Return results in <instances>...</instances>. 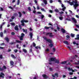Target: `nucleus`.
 I'll list each match as a JSON object with an SVG mask.
<instances>
[{"label":"nucleus","mask_w":79,"mask_h":79,"mask_svg":"<svg viewBox=\"0 0 79 79\" xmlns=\"http://www.w3.org/2000/svg\"><path fill=\"white\" fill-rule=\"evenodd\" d=\"M64 2H67L68 3H69L70 5H74L75 10L76 9V7H77L79 6V4L77 3V1L74 2V1H73L72 2H70L66 0L64 1Z\"/></svg>","instance_id":"1"},{"label":"nucleus","mask_w":79,"mask_h":79,"mask_svg":"<svg viewBox=\"0 0 79 79\" xmlns=\"http://www.w3.org/2000/svg\"><path fill=\"white\" fill-rule=\"evenodd\" d=\"M56 59L55 58H51L49 60V61H55V62L57 63H59V60H55Z\"/></svg>","instance_id":"2"},{"label":"nucleus","mask_w":79,"mask_h":79,"mask_svg":"<svg viewBox=\"0 0 79 79\" xmlns=\"http://www.w3.org/2000/svg\"><path fill=\"white\" fill-rule=\"evenodd\" d=\"M24 23H27V22H28V21L27 20H24V19L23 20H22L21 21V23H22V25L23 26H24Z\"/></svg>","instance_id":"3"},{"label":"nucleus","mask_w":79,"mask_h":79,"mask_svg":"<svg viewBox=\"0 0 79 79\" xmlns=\"http://www.w3.org/2000/svg\"><path fill=\"white\" fill-rule=\"evenodd\" d=\"M44 40H46L47 42H49V43H52V40L49 39H47V38L46 37H44Z\"/></svg>","instance_id":"4"},{"label":"nucleus","mask_w":79,"mask_h":79,"mask_svg":"<svg viewBox=\"0 0 79 79\" xmlns=\"http://www.w3.org/2000/svg\"><path fill=\"white\" fill-rule=\"evenodd\" d=\"M24 35V34L23 33H22L21 36L20 38V40H23V38Z\"/></svg>","instance_id":"5"},{"label":"nucleus","mask_w":79,"mask_h":79,"mask_svg":"<svg viewBox=\"0 0 79 79\" xmlns=\"http://www.w3.org/2000/svg\"><path fill=\"white\" fill-rule=\"evenodd\" d=\"M46 35H49V37H53V35H52V33H48L46 34Z\"/></svg>","instance_id":"6"},{"label":"nucleus","mask_w":79,"mask_h":79,"mask_svg":"<svg viewBox=\"0 0 79 79\" xmlns=\"http://www.w3.org/2000/svg\"><path fill=\"white\" fill-rule=\"evenodd\" d=\"M52 76L53 77H58V73H56L55 74V75H52Z\"/></svg>","instance_id":"7"},{"label":"nucleus","mask_w":79,"mask_h":79,"mask_svg":"<svg viewBox=\"0 0 79 79\" xmlns=\"http://www.w3.org/2000/svg\"><path fill=\"white\" fill-rule=\"evenodd\" d=\"M4 74L3 73H1V74H0V77H2V78H4Z\"/></svg>","instance_id":"8"},{"label":"nucleus","mask_w":79,"mask_h":79,"mask_svg":"<svg viewBox=\"0 0 79 79\" xmlns=\"http://www.w3.org/2000/svg\"><path fill=\"white\" fill-rule=\"evenodd\" d=\"M72 19L73 21L75 23H77V21L74 18H72Z\"/></svg>","instance_id":"9"},{"label":"nucleus","mask_w":79,"mask_h":79,"mask_svg":"<svg viewBox=\"0 0 79 79\" xmlns=\"http://www.w3.org/2000/svg\"><path fill=\"white\" fill-rule=\"evenodd\" d=\"M67 48H69V50H70V52H73L74 50H73V49H71V48H70V47L69 46H67Z\"/></svg>","instance_id":"10"},{"label":"nucleus","mask_w":79,"mask_h":79,"mask_svg":"<svg viewBox=\"0 0 79 79\" xmlns=\"http://www.w3.org/2000/svg\"><path fill=\"white\" fill-rule=\"evenodd\" d=\"M3 69H1L0 67V71H3V69H6V66H3Z\"/></svg>","instance_id":"11"},{"label":"nucleus","mask_w":79,"mask_h":79,"mask_svg":"<svg viewBox=\"0 0 79 79\" xmlns=\"http://www.w3.org/2000/svg\"><path fill=\"white\" fill-rule=\"evenodd\" d=\"M58 2H60V4H61L62 7H64V5L63 4H62V3H61V0H58Z\"/></svg>","instance_id":"12"},{"label":"nucleus","mask_w":79,"mask_h":79,"mask_svg":"<svg viewBox=\"0 0 79 79\" xmlns=\"http://www.w3.org/2000/svg\"><path fill=\"white\" fill-rule=\"evenodd\" d=\"M61 31L63 33H66V31H65V30L63 28H62L61 29Z\"/></svg>","instance_id":"13"},{"label":"nucleus","mask_w":79,"mask_h":79,"mask_svg":"<svg viewBox=\"0 0 79 79\" xmlns=\"http://www.w3.org/2000/svg\"><path fill=\"white\" fill-rule=\"evenodd\" d=\"M68 70H69V71H72V72H74V70L73 69H72V68H69L68 69Z\"/></svg>","instance_id":"14"},{"label":"nucleus","mask_w":79,"mask_h":79,"mask_svg":"<svg viewBox=\"0 0 79 79\" xmlns=\"http://www.w3.org/2000/svg\"><path fill=\"white\" fill-rule=\"evenodd\" d=\"M64 44H66V45H69V43H68V42L66 41H64Z\"/></svg>","instance_id":"15"},{"label":"nucleus","mask_w":79,"mask_h":79,"mask_svg":"<svg viewBox=\"0 0 79 79\" xmlns=\"http://www.w3.org/2000/svg\"><path fill=\"white\" fill-rule=\"evenodd\" d=\"M43 2L45 5H47V0H43Z\"/></svg>","instance_id":"16"},{"label":"nucleus","mask_w":79,"mask_h":79,"mask_svg":"<svg viewBox=\"0 0 79 79\" xmlns=\"http://www.w3.org/2000/svg\"><path fill=\"white\" fill-rule=\"evenodd\" d=\"M77 56L76 55H75V56L72 57L73 60H74V59L76 58V57H77Z\"/></svg>","instance_id":"17"},{"label":"nucleus","mask_w":79,"mask_h":79,"mask_svg":"<svg viewBox=\"0 0 79 79\" xmlns=\"http://www.w3.org/2000/svg\"><path fill=\"white\" fill-rule=\"evenodd\" d=\"M79 35H77V38H75V39L76 40H79Z\"/></svg>","instance_id":"18"},{"label":"nucleus","mask_w":79,"mask_h":79,"mask_svg":"<svg viewBox=\"0 0 79 79\" xmlns=\"http://www.w3.org/2000/svg\"><path fill=\"white\" fill-rule=\"evenodd\" d=\"M30 38L31 39H32V33H30Z\"/></svg>","instance_id":"19"},{"label":"nucleus","mask_w":79,"mask_h":79,"mask_svg":"<svg viewBox=\"0 0 79 79\" xmlns=\"http://www.w3.org/2000/svg\"><path fill=\"white\" fill-rule=\"evenodd\" d=\"M18 26H16L15 27V30H16V31H18Z\"/></svg>","instance_id":"20"},{"label":"nucleus","mask_w":79,"mask_h":79,"mask_svg":"<svg viewBox=\"0 0 79 79\" xmlns=\"http://www.w3.org/2000/svg\"><path fill=\"white\" fill-rule=\"evenodd\" d=\"M14 64V63H13V62L12 61H10V64L11 66H13V64Z\"/></svg>","instance_id":"21"},{"label":"nucleus","mask_w":79,"mask_h":79,"mask_svg":"<svg viewBox=\"0 0 79 79\" xmlns=\"http://www.w3.org/2000/svg\"><path fill=\"white\" fill-rule=\"evenodd\" d=\"M43 76L44 78L45 79L46 78H47V76H46V75H43Z\"/></svg>","instance_id":"22"},{"label":"nucleus","mask_w":79,"mask_h":79,"mask_svg":"<svg viewBox=\"0 0 79 79\" xmlns=\"http://www.w3.org/2000/svg\"><path fill=\"white\" fill-rule=\"evenodd\" d=\"M59 19H60V20H63V18L62 16L59 17Z\"/></svg>","instance_id":"23"},{"label":"nucleus","mask_w":79,"mask_h":79,"mask_svg":"<svg viewBox=\"0 0 79 79\" xmlns=\"http://www.w3.org/2000/svg\"><path fill=\"white\" fill-rule=\"evenodd\" d=\"M23 32H25L26 33V34H27V29H26L25 30H24V29H23Z\"/></svg>","instance_id":"24"},{"label":"nucleus","mask_w":79,"mask_h":79,"mask_svg":"<svg viewBox=\"0 0 79 79\" xmlns=\"http://www.w3.org/2000/svg\"><path fill=\"white\" fill-rule=\"evenodd\" d=\"M5 24V22H4L2 23V24L1 25V27H0L1 29H2V26H3V25H4Z\"/></svg>","instance_id":"25"},{"label":"nucleus","mask_w":79,"mask_h":79,"mask_svg":"<svg viewBox=\"0 0 79 79\" xmlns=\"http://www.w3.org/2000/svg\"><path fill=\"white\" fill-rule=\"evenodd\" d=\"M3 35V32H1L0 33V36L1 37H2Z\"/></svg>","instance_id":"26"},{"label":"nucleus","mask_w":79,"mask_h":79,"mask_svg":"<svg viewBox=\"0 0 79 79\" xmlns=\"http://www.w3.org/2000/svg\"><path fill=\"white\" fill-rule=\"evenodd\" d=\"M67 61H64L63 62H62L61 63V64H66V63H67Z\"/></svg>","instance_id":"27"},{"label":"nucleus","mask_w":79,"mask_h":79,"mask_svg":"<svg viewBox=\"0 0 79 79\" xmlns=\"http://www.w3.org/2000/svg\"><path fill=\"white\" fill-rule=\"evenodd\" d=\"M11 57H12V58H16V57H15V56H14V55H13V54L11 55Z\"/></svg>","instance_id":"28"},{"label":"nucleus","mask_w":79,"mask_h":79,"mask_svg":"<svg viewBox=\"0 0 79 79\" xmlns=\"http://www.w3.org/2000/svg\"><path fill=\"white\" fill-rule=\"evenodd\" d=\"M5 40L7 42H8L9 41V39L8 38H5Z\"/></svg>","instance_id":"29"},{"label":"nucleus","mask_w":79,"mask_h":79,"mask_svg":"<svg viewBox=\"0 0 79 79\" xmlns=\"http://www.w3.org/2000/svg\"><path fill=\"white\" fill-rule=\"evenodd\" d=\"M54 11L56 13H58V12H59V10H58V9H55Z\"/></svg>","instance_id":"30"},{"label":"nucleus","mask_w":79,"mask_h":79,"mask_svg":"<svg viewBox=\"0 0 79 79\" xmlns=\"http://www.w3.org/2000/svg\"><path fill=\"white\" fill-rule=\"evenodd\" d=\"M35 48L36 49H40V47H38V46L35 47Z\"/></svg>","instance_id":"31"},{"label":"nucleus","mask_w":79,"mask_h":79,"mask_svg":"<svg viewBox=\"0 0 79 79\" xmlns=\"http://www.w3.org/2000/svg\"><path fill=\"white\" fill-rule=\"evenodd\" d=\"M16 43H21V41H20L18 40H16Z\"/></svg>","instance_id":"32"},{"label":"nucleus","mask_w":79,"mask_h":79,"mask_svg":"<svg viewBox=\"0 0 79 79\" xmlns=\"http://www.w3.org/2000/svg\"><path fill=\"white\" fill-rule=\"evenodd\" d=\"M65 9H66V7H64L62 9V11H64V10H65Z\"/></svg>","instance_id":"33"},{"label":"nucleus","mask_w":79,"mask_h":79,"mask_svg":"<svg viewBox=\"0 0 79 79\" xmlns=\"http://www.w3.org/2000/svg\"><path fill=\"white\" fill-rule=\"evenodd\" d=\"M23 52H25V53H26V52H27V50H26L25 49H23Z\"/></svg>","instance_id":"34"},{"label":"nucleus","mask_w":79,"mask_h":79,"mask_svg":"<svg viewBox=\"0 0 79 79\" xmlns=\"http://www.w3.org/2000/svg\"><path fill=\"white\" fill-rule=\"evenodd\" d=\"M71 35L72 37H74L75 35H74V34H71Z\"/></svg>","instance_id":"35"},{"label":"nucleus","mask_w":79,"mask_h":79,"mask_svg":"<svg viewBox=\"0 0 79 79\" xmlns=\"http://www.w3.org/2000/svg\"><path fill=\"white\" fill-rule=\"evenodd\" d=\"M10 24L12 26H15V23H11Z\"/></svg>","instance_id":"36"},{"label":"nucleus","mask_w":79,"mask_h":79,"mask_svg":"<svg viewBox=\"0 0 79 79\" xmlns=\"http://www.w3.org/2000/svg\"><path fill=\"white\" fill-rule=\"evenodd\" d=\"M19 17H21L22 15L21 14V12H19Z\"/></svg>","instance_id":"37"},{"label":"nucleus","mask_w":79,"mask_h":79,"mask_svg":"<svg viewBox=\"0 0 79 79\" xmlns=\"http://www.w3.org/2000/svg\"><path fill=\"white\" fill-rule=\"evenodd\" d=\"M41 10L42 11H44V12H45V10H44V8H42L41 9Z\"/></svg>","instance_id":"38"},{"label":"nucleus","mask_w":79,"mask_h":79,"mask_svg":"<svg viewBox=\"0 0 79 79\" xmlns=\"http://www.w3.org/2000/svg\"><path fill=\"white\" fill-rule=\"evenodd\" d=\"M53 44H50L49 45V47H53Z\"/></svg>","instance_id":"39"},{"label":"nucleus","mask_w":79,"mask_h":79,"mask_svg":"<svg viewBox=\"0 0 79 79\" xmlns=\"http://www.w3.org/2000/svg\"><path fill=\"white\" fill-rule=\"evenodd\" d=\"M50 27H44V28L45 29H49V28H50Z\"/></svg>","instance_id":"40"},{"label":"nucleus","mask_w":79,"mask_h":79,"mask_svg":"<svg viewBox=\"0 0 79 79\" xmlns=\"http://www.w3.org/2000/svg\"><path fill=\"white\" fill-rule=\"evenodd\" d=\"M9 8H10V9H11L12 10H13V8L11 7V6H10L8 7Z\"/></svg>","instance_id":"41"},{"label":"nucleus","mask_w":79,"mask_h":79,"mask_svg":"<svg viewBox=\"0 0 79 79\" xmlns=\"http://www.w3.org/2000/svg\"><path fill=\"white\" fill-rule=\"evenodd\" d=\"M66 37L68 39H69V38H70V36H69L68 35H67Z\"/></svg>","instance_id":"42"},{"label":"nucleus","mask_w":79,"mask_h":79,"mask_svg":"<svg viewBox=\"0 0 79 79\" xmlns=\"http://www.w3.org/2000/svg\"><path fill=\"white\" fill-rule=\"evenodd\" d=\"M28 9L29 10V11H31V7H29L28 8Z\"/></svg>","instance_id":"43"},{"label":"nucleus","mask_w":79,"mask_h":79,"mask_svg":"<svg viewBox=\"0 0 79 79\" xmlns=\"http://www.w3.org/2000/svg\"><path fill=\"white\" fill-rule=\"evenodd\" d=\"M59 14H63L64 12L63 11H61V12H59Z\"/></svg>","instance_id":"44"},{"label":"nucleus","mask_w":79,"mask_h":79,"mask_svg":"<svg viewBox=\"0 0 79 79\" xmlns=\"http://www.w3.org/2000/svg\"><path fill=\"white\" fill-rule=\"evenodd\" d=\"M0 10L1 11H3V8L0 7Z\"/></svg>","instance_id":"45"},{"label":"nucleus","mask_w":79,"mask_h":79,"mask_svg":"<svg viewBox=\"0 0 79 79\" xmlns=\"http://www.w3.org/2000/svg\"><path fill=\"white\" fill-rule=\"evenodd\" d=\"M14 52H15V53L17 52H18V50L17 49H15L14 50Z\"/></svg>","instance_id":"46"},{"label":"nucleus","mask_w":79,"mask_h":79,"mask_svg":"<svg viewBox=\"0 0 79 79\" xmlns=\"http://www.w3.org/2000/svg\"><path fill=\"white\" fill-rule=\"evenodd\" d=\"M49 11L50 13H53V11L51 10H49Z\"/></svg>","instance_id":"47"},{"label":"nucleus","mask_w":79,"mask_h":79,"mask_svg":"<svg viewBox=\"0 0 79 79\" xmlns=\"http://www.w3.org/2000/svg\"><path fill=\"white\" fill-rule=\"evenodd\" d=\"M44 18V15H41V18L42 19H43Z\"/></svg>","instance_id":"48"},{"label":"nucleus","mask_w":79,"mask_h":79,"mask_svg":"<svg viewBox=\"0 0 79 79\" xmlns=\"http://www.w3.org/2000/svg\"><path fill=\"white\" fill-rule=\"evenodd\" d=\"M77 27V28H78L79 29V25H76Z\"/></svg>","instance_id":"49"},{"label":"nucleus","mask_w":79,"mask_h":79,"mask_svg":"<svg viewBox=\"0 0 79 79\" xmlns=\"http://www.w3.org/2000/svg\"><path fill=\"white\" fill-rule=\"evenodd\" d=\"M46 52H49V49H47L46 50Z\"/></svg>","instance_id":"50"},{"label":"nucleus","mask_w":79,"mask_h":79,"mask_svg":"<svg viewBox=\"0 0 79 79\" xmlns=\"http://www.w3.org/2000/svg\"><path fill=\"white\" fill-rule=\"evenodd\" d=\"M33 45L34 46V47H35V43H33Z\"/></svg>","instance_id":"51"},{"label":"nucleus","mask_w":79,"mask_h":79,"mask_svg":"<svg viewBox=\"0 0 79 79\" xmlns=\"http://www.w3.org/2000/svg\"><path fill=\"white\" fill-rule=\"evenodd\" d=\"M37 13V14H41V12H36Z\"/></svg>","instance_id":"52"},{"label":"nucleus","mask_w":79,"mask_h":79,"mask_svg":"<svg viewBox=\"0 0 79 79\" xmlns=\"http://www.w3.org/2000/svg\"><path fill=\"white\" fill-rule=\"evenodd\" d=\"M33 13H35L36 15V14H37L35 13H36V11H35V10H34L33 11Z\"/></svg>","instance_id":"53"},{"label":"nucleus","mask_w":79,"mask_h":79,"mask_svg":"<svg viewBox=\"0 0 79 79\" xmlns=\"http://www.w3.org/2000/svg\"><path fill=\"white\" fill-rule=\"evenodd\" d=\"M11 34H12V35H15V33L14 32H12L11 33Z\"/></svg>","instance_id":"54"},{"label":"nucleus","mask_w":79,"mask_h":79,"mask_svg":"<svg viewBox=\"0 0 79 79\" xmlns=\"http://www.w3.org/2000/svg\"><path fill=\"white\" fill-rule=\"evenodd\" d=\"M73 74V73L72 72H70L69 73V74H70V75H72Z\"/></svg>","instance_id":"55"},{"label":"nucleus","mask_w":79,"mask_h":79,"mask_svg":"<svg viewBox=\"0 0 79 79\" xmlns=\"http://www.w3.org/2000/svg\"><path fill=\"white\" fill-rule=\"evenodd\" d=\"M66 77V75H63V78H64V77Z\"/></svg>","instance_id":"56"},{"label":"nucleus","mask_w":79,"mask_h":79,"mask_svg":"<svg viewBox=\"0 0 79 79\" xmlns=\"http://www.w3.org/2000/svg\"><path fill=\"white\" fill-rule=\"evenodd\" d=\"M49 2L51 3H52L53 2V1L52 0H50L49 1Z\"/></svg>","instance_id":"57"},{"label":"nucleus","mask_w":79,"mask_h":79,"mask_svg":"<svg viewBox=\"0 0 79 79\" xmlns=\"http://www.w3.org/2000/svg\"><path fill=\"white\" fill-rule=\"evenodd\" d=\"M15 18V16H13L12 18H11V19H14Z\"/></svg>","instance_id":"58"},{"label":"nucleus","mask_w":79,"mask_h":79,"mask_svg":"<svg viewBox=\"0 0 79 79\" xmlns=\"http://www.w3.org/2000/svg\"><path fill=\"white\" fill-rule=\"evenodd\" d=\"M69 11L70 13H73V12H72L71 10H69Z\"/></svg>","instance_id":"59"},{"label":"nucleus","mask_w":79,"mask_h":79,"mask_svg":"<svg viewBox=\"0 0 79 79\" xmlns=\"http://www.w3.org/2000/svg\"><path fill=\"white\" fill-rule=\"evenodd\" d=\"M34 2H35V3H37V1L36 0H35Z\"/></svg>","instance_id":"60"},{"label":"nucleus","mask_w":79,"mask_h":79,"mask_svg":"<svg viewBox=\"0 0 79 79\" xmlns=\"http://www.w3.org/2000/svg\"><path fill=\"white\" fill-rule=\"evenodd\" d=\"M4 48L3 47H0V49H3Z\"/></svg>","instance_id":"61"},{"label":"nucleus","mask_w":79,"mask_h":79,"mask_svg":"<svg viewBox=\"0 0 79 79\" xmlns=\"http://www.w3.org/2000/svg\"><path fill=\"white\" fill-rule=\"evenodd\" d=\"M37 10H39V6H37Z\"/></svg>","instance_id":"62"},{"label":"nucleus","mask_w":79,"mask_h":79,"mask_svg":"<svg viewBox=\"0 0 79 79\" xmlns=\"http://www.w3.org/2000/svg\"><path fill=\"white\" fill-rule=\"evenodd\" d=\"M76 17L77 18H79V16H78V15H76Z\"/></svg>","instance_id":"63"},{"label":"nucleus","mask_w":79,"mask_h":79,"mask_svg":"<svg viewBox=\"0 0 79 79\" xmlns=\"http://www.w3.org/2000/svg\"><path fill=\"white\" fill-rule=\"evenodd\" d=\"M2 55H0V58H2Z\"/></svg>","instance_id":"64"}]
</instances>
